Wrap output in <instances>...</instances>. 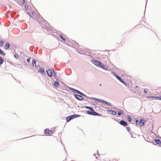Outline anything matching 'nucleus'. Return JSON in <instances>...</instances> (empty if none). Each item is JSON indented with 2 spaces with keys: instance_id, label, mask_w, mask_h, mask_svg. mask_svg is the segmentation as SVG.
<instances>
[{
  "instance_id": "f257e3e1",
  "label": "nucleus",
  "mask_w": 161,
  "mask_h": 161,
  "mask_svg": "<svg viewBox=\"0 0 161 161\" xmlns=\"http://www.w3.org/2000/svg\"><path fill=\"white\" fill-rule=\"evenodd\" d=\"M81 95L84 96V97H86L88 99H94L99 102L102 103H104L105 104L107 105H108L110 107H112V104L110 103L107 102L104 100H103V99H100L97 98H96L95 97H87L85 94H84L83 93H82V94H81Z\"/></svg>"
},
{
  "instance_id": "f03ea898",
  "label": "nucleus",
  "mask_w": 161,
  "mask_h": 161,
  "mask_svg": "<svg viewBox=\"0 0 161 161\" xmlns=\"http://www.w3.org/2000/svg\"><path fill=\"white\" fill-rule=\"evenodd\" d=\"M91 61L93 64L105 70H107V69L105 68V67L103 64L102 63H101L100 61L94 59H92L91 60Z\"/></svg>"
},
{
  "instance_id": "7ed1b4c3",
  "label": "nucleus",
  "mask_w": 161,
  "mask_h": 161,
  "mask_svg": "<svg viewBox=\"0 0 161 161\" xmlns=\"http://www.w3.org/2000/svg\"><path fill=\"white\" fill-rule=\"evenodd\" d=\"M80 115L77 114H74L73 115L69 116L66 118V121L67 122H68L74 118L80 117Z\"/></svg>"
},
{
  "instance_id": "20e7f679",
  "label": "nucleus",
  "mask_w": 161,
  "mask_h": 161,
  "mask_svg": "<svg viewBox=\"0 0 161 161\" xmlns=\"http://www.w3.org/2000/svg\"><path fill=\"white\" fill-rule=\"evenodd\" d=\"M69 89L70 90L72 91L73 92H75V93H77V94H80V95H81L82 94V93L81 92H80V91L77 90H76L75 89L73 88H71V87H70L69 88Z\"/></svg>"
},
{
  "instance_id": "39448f33",
  "label": "nucleus",
  "mask_w": 161,
  "mask_h": 161,
  "mask_svg": "<svg viewBox=\"0 0 161 161\" xmlns=\"http://www.w3.org/2000/svg\"><path fill=\"white\" fill-rule=\"evenodd\" d=\"M44 133L49 136L53 134V131L48 129H46L44 130Z\"/></svg>"
},
{
  "instance_id": "423d86ee",
  "label": "nucleus",
  "mask_w": 161,
  "mask_h": 161,
  "mask_svg": "<svg viewBox=\"0 0 161 161\" xmlns=\"http://www.w3.org/2000/svg\"><path fill=\"white\" fill-rule=\"evenodd\" d=\"M74 95L75 97L78 100H82L83 99V97L77 94H75Z\"/></svg>"
},
{
  "instance_id": "0eeeda50",
  "label": "nucleus",
  "mask_w": 161,
  "mask_h": 161,
  "mask_svg": "<svg viewBox=\"0 0 161 161\" xmlns=\"http://www.w3.org/2000/svg\"><path fill=\"white\" fill-rule=\"evenodd\" d=\"M47 75L49 77H51L53 76V73L51 69H49L47 71Z\"/></svg>"
},
{
  "instance_id": "6e6552de",
  "label": "nucleus",
  "mask_w": 161,
  "mask_h": 161,
  "mask_svg": "<svg viewBox=\"0 0 161 161\" xmlns=\"http://www.w3.org/2000/svg\"><path fill=\"white\" fill-rule=\"evenodd\" d=\"M119 124L124 126H126L127 125V123L124 120H121L120 121Z\"/></svg>"
},
{
  "instance_id": "1a4fd4ad",
  "label": "nucleus",
  "mask_w": 161,
  "mask_h": 161,
  "mask_svg": "<svg viewBox=\"0 0 161 161\" xmlns=\"http://www.w3.org/2000/svg\"><path fill=\"white\" fill-rule=\"evenodd\" d=\"M39 68L40 69L38 71V72L43 74L44 73H45L44 68L41 67H40Z\"/></svg>"
},
{
  "instance_id": "9d476101",
  "label": "nucleus",
  "mask_w": 161,
  "mask_h": 161,
  "mask_svg": "<svg viewBox=\"0 0 161 161\" xmlns=\"http://www.w3.org/2000/svg\"><path fill=\"white\" fill-rule=\"evenodd\" d=\"M107 111L108 113L112 114L113 115H115L116 114V113L115 111L112 110H108Z\"/></svg>"
},
{
  "instance_id": "9b49d317",
  "label": "nucleus",
  "mask_w": 161,
  "mask_h": 161,
  "mask_svg": "<svg viewBox=\"0 0 161 161\" xmlns=\"http://www.w3.org/2000/svg\"><path fill=\"white\" fill-rule=\"evenodd\" d=\"M139 123L141 126H143L144 125V120L141 119L139 122Z\"/></svg>"
},
{
  "instance_id": "f8f14e48",
  "label": "nucleus",
  "mask_w": 161,
  "mask_h": 161,
  "mask_svg": "<svg viewBox=\"0 0 161 161\" xmlns=\"http://www.w3.org/2000/svg\"><path fill=\"white\" fill-rule=\"evenodd\" d=\"M154 141L157 144H159L160 147H161V141L160 140L155 139Z\"/></svg>"
},
{
  "instance_id": "ddd939ff",
  "label": "nucleus",
  "mask_w": 161,
  "mask_h": 161,
  "mask_svg": "<svg viewBox=\"0 0 161 161\" xmlns=\"http://www.w3.org/2000/svg\"><path fill=\"white\" fill-rule=\"evenodd\" d=\"M117 79L119 80L120 82L122 83L123 84H125V82L120 77H119V76L117 78Z\"/></svg>"
},
{
  "instance_id": "4468645a",
  "label": "nucleus",
  "mask_w": 161,
  "mask_h": 161,
  "mask_svg": "<svg viewBox=\"0 0 161 161\" xmlns=\"http://www.w3.org/2000/svg\"><path fill=\"white\" fill-rule=\"evenodd\" d=\"M93 109H92V110H87L86 111V113L87 114H88L92 115V113H93Z\"/></svg>"
},
{
  "instance_id": "2eb2a0df",
  "label": "nucleus",
  "mask_w": 161,
  "mask_h": 161,
  "mask_svg": "<svg viewBox=\"0 0 161 161\" xmlns=\"http://www.w3.org/2000/svg\"><path fill=\"white\" fill-rule=\"evenodd\" d=\"M54 85L56 87H58L59 86L58 82V81H56L54 83Z\"/></svg>"
},
{
  "instance_id": "dca6fc26",
  "label": "nucleus",
  "mask_w": 161,
  "mask_h": 161,
  "mask_svg": "<svg viewBox=\"0 0 161 161\" xmlns=\"http://www.w3.org/2000/svg\"><path fill=\"white\" fill-rule=\"evenodd\" d=\"M152 98H154L155 100H161V97H153Z\"/></svg>"
},
{
  "instance_id": "f3484780",
  "label": "nucleus",
  "mask_w": 161,
  "mask_h": 161,
  "mask_svg": "<svg viewBox=\"0 0 161 161\" xmlns=\"http://www.w3.org/2000/svg\"><path fill=\"white\" fill-rule=\"evenodd\" d=\"M10 45L8 43H7L6 44V45L5 46V48L7 50L9 48Z\"/></svg>"
},
{
  "instance_id": "a211bd4d",
  "label": "nucleus",
  "mask_w": 161,
  "mask_h": 161,
  "mask_svg": "<svg viewBox=\"0 0 161 161\" xmlns=\"http://www.w3.org/2000/svg\"><path fill=\"white\" fill-rule=\"evenodd\" d=\"M36 60L35 59H33V60H32V66L33 67L34 66L35 64V63H36Z\"/></svg>"
},
{
  "instance_id": "6ab92c4d",
  "label": "nucleus",
  "mask_w": 161,
  "mask_h": 161,
  "mask_svg": "<svg viewBox=\"0 0 161 161\" xmlns=\"http://www.w3.org/2000/svg\"><path fill=\"white\" fill-rule=\"evenodd\" d=\"M0 54L4 56L5 55V53L0 48Z\"/></svg>"
},
{
  "instance_id": "aec40b11",
  "label": "nucleus",
  "mask_w": 161,
  "mask_h": 161,
  "mask_svg": "<svg viewBox=\"0 0 161 161\" xmlns=\"http://www.w3.org/2000/svg\"><path fill=\"white\" fill-rule=\"evenodd\" d=\"M3 62V58L0 56V64H2Z\"/></svg>"
},
{
  "instance_id": "412c9836",
  "label": "nucleus",
  "mask_w": 161,
  "mask_h": 161,
  "mask_svg": "<svg viewBox=\"0 0 161 161\" xmlns=\"http://www.w3.org/2000/svg\"><path fill=\"white\" fill-rule=\"evenodd\" d=\"M111 73L113 74L115 77H116V78H117V77L119 76L117 75L115 73L113 72H111Z\"/></svg>"
},
{
  "instance_id": "4be33fe9",
  "label": "nucleus",
  "mask_w": 161,
  "mask_h": 161,
  "mask_svg": "<svg viewBox=\"0 0 161 161\" xmlns=\"http://www.w3.org/2000/svg\"><path fill=\"white\" fill-rule=\"evenodd\" d=\"M111 73L113 74L115 77H116V78H117V77L119 76L117 75L115 73L113 72H111Z\"/></svg>"
},
{
  "instance_id": "5701e85b",
  "label": "nucleus",
  "mask_w": 161,
  "mask_h": 161,
  "mask_svg": "<svg viewBox=\"0 0 161 161\" xmlns=\"http://www.w3.org/2000/svg\"><path fill=\"white\" fill-rule=\"evenodd\" d=\"M111 73L113 74L115 77H116V78H117V77L119 76L117 75L115 73L113 72H111Z\"/></svg>"
},
{
  "instance_id": "b1692460",
  "label": "nucleus",
  "mask_w": 161,
  "mask_h": 161,
  "mask_svg": "<svg viewBox=\"0 0 161 161\" xmlns=\"http://www.w3.org/2000/svg\"><path fill=\"white\" fill-rule=\"evenodd\" d=\"M111 73L113 74L115 77H116V78H117V77L119 76L117 75L115 73L113 72H111Z\"/></svg>"
},
{
  "instance_id": "393cba45",
  "label": "nucleus",
  "mask_w": 161,
  "mask_h": 161,
  "mask_svg": "<svg viewBox=\"0 0 161 161\" xmlns=\"http://www.w3.org/2000/svg\"><path fill=\"white\" fill-rule=\"evenodd\" d=\"M123 113V111L122 110H121L119 111L118 112V114L119 115H120L122 114V113Z\"/></svg>"
},
{
  "instance_id": "a878e982",
  "label": "nucleus",
  "mask_w": 161,
  "mask_h": 161,
  "mask_svg": "<svg viewBox=\"0 0 161 161\" xmlns=\"http://www.w3.org/2000/svg\"><path fill=\"white\" fill-rule=\"evenodd\" d=\"M59 37H60L61 39H62L63 41H66V39H65V38H64L60 34V35H59Z\"/></svg>"
},
{
  "instance_id": "bb28decb",
  "label": "nucleus",
  "mask_w": 161,
  "mask_h": 161,
  "mask_svg": "<svg viewBox=\"0 0 161 161\" xmlns=\"http://www.w3.org/2000/svg\"><path fill=\"white\" fill-rule=\"evenodd\" d=\"M3 41L2 40L0 41V46L2 47L3 46Z\"/></svg>"
},
{
  "instance_id": "cd10ccee",
  "label": "nucleus",
  "mask_w": 161,
  "mask_h": 161,
  "mask_svg": "<svg viewBox=\"0 0 161 161\" xmlns=\"http://www.w3.org/2000/svg\"><path fill=\"white\" fill-rule=\"evenodd\" d=\"M85 108H86L89 109L90 110H92V109H93L92 107L87 106L85 107Z\"/></svg>"
},
{
  "instance_id": "c85d7f7f",
  "label": "nucleus",
  "mask_w": 161,
  "mask_h": 161,
  "mask_svg": "<svg viewBox=\"0 0 161 161\" xmlns=\"http://www.w3.org/2000/svg\"><path fill=\"white\" fill-rule=\"evenodd\" d=\"M93 113H92V115H94V116H96L97 114V112L95 111L94 109L93 110Z\"/></svg>"
},
{
  "instance_id": "c756f323",
  "label": "nucleus",
  "mask_w": 161,
  "mask_h": 161,
  "mask_svg": "<svg viewBox=\"0 0 161 161\" xmlns=\"http://www.w3.org/2000/svg\"><path fill=\"white\" fill-rule=\"evenodd\" d=\"M14 57L16 59H18L19 58L18 55L16 53H15V54H14Z\"/></svg>"
},
{
  "instance_id": "7c9ffc66",
  "label": "nucleus",
  "mask_w": 161,
  "mask_h": 161,
  "mask_svg": "<svg viewBox=\"0 0 161 161\" xmlns=\"http://www.w3.org/2000/svg\"><path fill=\"white\" fill-rule=\"evenodd\" d=\"M128 120L130 122L131 121V118L130 117H128L127 118Z\"/></svg>"
},
{
  "instance_id": "2f4dec72",
  "label": "nucleus",
  "mask_w": 161,
  "mask_h": 161,
  "mask_svg": "<svg viewBox=\"0 0 161 161\" xmlns=\"http://www.w3.org/2000/svg\"><path fill=\"white\" fill-rule=\"evenodd\" d=\"M53 76L54 78H55V77H57L56 74V72H55L54 71V70L53 69Z\"/></svg>"
},
{
  "instance_id": "473e14b6",
  "label": "nucleus",
  "mask_w": 161,
  "mask_h": 161,
  "mask_svg": "<svg viewBox=\"0 0 161 161\" xmlns=\"http://www.w3.org/2000/svg\"><path fill=\"white\" fill-rule=\"evenodd\" d=\"M136 124V125H138L139 124V122L138 120H136L135 121Z\"/></svg>"
},
{
  "instance_id": "72a5a7b5",
  "label": "nucleus",
  "mask_w": 161,
  "mask_h": 161,
  "mask_svg": "<svg viewBox=\"0 0 161 161\" xmlns=\"http://www.w3.org/2000/svg\"><path fill=\"white\" fill-rule=\"evenodd\" d=\"M25 9L26 10H27L29 8V7H28V6L27 5H26L25 6Z\"/></svg>"
},
{
  "instance_id": "f704fd0d",
  "label": "nucleus",
  "mask_w": 161,
  "mask_h": 161,
  "mask_svg": "<svg viewBox=\"0 0 161 161\" xmlns=\"http://www.w3.org/2000/svg\"><path fill=\"white\" fill-rule=\"evenodd\" d=\"M148 90L147 89H145L144 90V92L145 93H147V92Z\"/></svg>"
},
{
  "instance_id": "c9c22d12",
  "label": "nucleus",
  "mask_w": 161,
  "mask_h": 161,
  "mask_svg": "<svg viewBox=\"0 0 161 161\" xmlns=\"http://www.w3.org/2000/svg\"><path fill=\"white\" fill-rule=\"evenodd\" d=\"M30 60H31V58L30 57L28 58L27 59V61L28 63H29L30 62Z\"/></svg>"
},
{
  "instance_id": "e433bc0d",
  "label": "nucleus",
  "mask_w": 161,
  "mask_h": 161,
  "mask_svg": "<svg viewBox=\"0 0 161 161\" xmlns=\"http://www.w3.org/2000/svg\"><path fill=\"white\" fill-rule=\"evenodd\" d=\"M130 127H126V130H127V131L129 132L130 130Z\"/></svg>"
},
{
  "instance_id": "4c0bfd02",
  "label": "nucleus",
  "mask_w": 161,
  "mask_h": 161,
  "mask_svg": "<svg viewBox=\"0 0 161 161\" xmlns=\"http://www.w3.org/2000/svg\"><path fill=\"white\" fill-rule=\"evenodd\" d=\"M92 104L94 105H97V103L96 102H93L92 103Z\"/></svg>"
},
{
  "instance_id": "58836bf2",
  "label": "nucleus",
  "mask_w": 161,
  "mask_h": 161,
  "mask_svg": "<svg viewBox=\"0 0 161 161\" xmlns=\"http://www.w3.org/2000/svg\"><path fill=\"white\" fill-rule=\"evenodd\" d=\"M96 116H102V115L101 114H100L98 113H97Z\"/></svg>"
},
{
  "instance_id": "ea45409f",
  "label": "nucleus",
  "mask_w": 161,
  "mask_h": 161,
  "mask_svg": "<svg viewBox=\"0 0 161 161\" xmlns=\"http://www.w3.org/2000/svg\"><path fill=\"white\" fill-rule=\"evenodd\" d=\"M25 0H22V3L23 4H25Z\"/></svg>"
},
{
  "instance_id": "a19ab883",
  "label": "nucleus",
  "mask_w": 161,
  "mask_h": 161,
  "mask_svg": "<svg viewBox=\"0 0 161 161\" xmlns=\"http://www.w3.org/2000/svg\"><path fill=\"white\" fill-rule=\"evenodd\" d=\"M34 66H35L36 67H37L38 66H36V63H35V64Z\"/></svg>"
},
{
  "instance_id": "79ce46f5",
  "label": "nucleus",
  "mask_w": 161,
  "mask_h": 161,
  "mask_svg": "<svg viewBox=\"0 0 161 161\" xmlns=\"http://www.w3.org/2000/svg\"><path fill=\"white\" fill-rule=\"evenodd\" d=\"M30 16L31 17V18H34V17H33L31 15H30Z\"/></svg>"
},
{
  "instance_id": "37998d69",
  "label": "nucleus",
  "mask_w": 161,
  "mask_h": 161,
  "mask_svg": "<svg viewBox=\"0 0 161 161\" xmlns=\"http://www.w3.org/2000/svg\"><path fill=\"white\" fill-rule=\"evenodd\" d=\"M27 14L29 15H30V14L29 13H27Z\"/></svg>"
},
{
  "instance_id": "c03bdc74",
  "label": "nucleus",
  "mask_w": 161,
  "mask_h": 161,
  "mask_svg": "<svg viewBox=\"0 0 161 161\" xmlns=\"http://www.w3.org/2000/svg\"><path fill=\"white\" fill-rule=\"evenodd\" d=\"M34 14V13L33 12H32V14Z\"/></svg>"
},
{
  "instance_id": "a18cd8bd",
  "label": "nucleus",
  "mask_w": 161,
  "mask_h": 161,
  "mask_svg": "<svg viewBox=\"0 0 161 161\" xmlns=\"http://www.w3.org/2000/svg\"><path fill=\"white\" fill-rule=\"evenodd\" d=\"M95 157H96V158H97V157H96V156H95Z\"/></svg>"
},
{
  "instance_id": "49530a36",
  "label": "nucleus",
  "mask_w": 161,
  "mask_h": 161,
  "mask_svg": "<svg viewBox=\"0 0 161 161\" xmlns=\"http://www.w3.org/2000/svg\"><path fill=\"white\" fill-rule=\"evenodd\" d=\"M98 155H100L98 153Z\"/></svg>"
}]
</instances>
